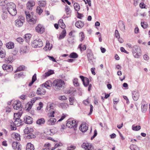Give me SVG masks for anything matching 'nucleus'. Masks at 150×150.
Masks as SVG:
<instances>
[{
    "instance_id": "obj_22",
    "label": "nucleus",
    "mask_w": 150,
    "mask_h": 150,
    "mask_svg": "<svg viewBox=\"0 0 150 150\" xmlns=\"http://www.w3.org/2000/svg\"><path fill=\"white\" fill-rule=\"evenodd\" d=\"M119 26L120 30L123 32L125 30V26L123 21H120L118 23Z\"/></svg>"
},
{
    "instance_id": "obj_59",
    "label": "nucleus",
    "mask_w": 150,
    "mask_h": 150,
    "mask_svg": "<svg viewBox=\"0 0 150 150\" xmlns=\"http://www.w3.org/2000/svg\"><path fill=\"white\" fill-rule=\"evenodd\" d=\"M79 36L81 38V41H82L84 39V35L83 32H81L79 34Z\"/></svg>"
},
{
    "instance_id": "obj_50",
    "label": "nucleus",
    "mask_w": 150,
    "mask_h": 150,
    "mask_svg": "<svg viewBox=\"0 0 150 150\" xmlns=\"http://www.w3.org/2000/svg\"><path fill=\"white\" fill-rule=\"evenodd\" d=\"M68 116L67 114L66 113L62 114L60 118L58 120V122H60L63 120L66 117Z\"/></svg>"
},
{
    "instance_id": "obj_29",
    "label": "nucleus",
    "mask_w": 150,
    "mask_h": 150,
    "mask_svg": "<svg viewBox=\"0 0 150 150\" xmlns=\"http://www.w3.org/2000/svg\"><path fill=\"white\" fill-rule=\"evenodd\" d=\"M66 30H65L64 29L60 34L59 36V39L61 40L64 38L66 36Z\"/></svg>"
},
{
    "instance_id": "obj_25",
    "label": "nucleus",
    "mask_w": 150,
    "mask_h": 150,
    "mask_svg": "<svg viewBox=\"0 0 150 150\" xmlns=\"http://www.w3.org/2000/svg\"><path fill=\"white\" fill-rule=\"evenodd\" d=\"M15 121L13 122L15 126L18 127L21 125L22 123V121L20 119H18L15 120Z\"/></svg>"
},
{
    "instance_id": "obj_4",
    "label": "nucleus",
    "mask_w": 150,
    "mask_h": 150,
    "mask_svg": "<svg viewBox=\"0 0 150 150\" xmlns=\"http://www.w3.org/2000/svg\"><path fill=\"white\" fill-rule=\"evenodd\" d=\"M24 22V17L22 15H20L15 21V25L16 27H20L23 26Z\"/></svg>"
},
{
    "instance_id": "obj_15",
    "label": "nucleus",
    "mask_w": 150,
    "mask_h": 150,
    "mask_svg": "<svg viewBox=\"0 0 150 150\" xmlns=\"http://www.w3.org/2000/svg\"><path fill=\"white\" fill-rule=\"evenodd\" d=\"M12 146L14 150H21V145L17 142H13Z\"/></svg>"
},
{
    "instance_id": "obj_30",
    "label": "nucleus",
    "mask_w": 150,
    "mask_h": 150,
    "mask_svg": "<svg viewBox=\"0 0 150 150\" xmlns=\"http://www.w3.org/2000/svg\"><path fill=\"white\" fill-rule=\"evenodd\" d=\"M32 37V35L29 33L25 34L24 36V38L27 42H29Z\"/></svg>"
},
{
    "instance_id": "obj_31",
    "label": "nucleus",
    "mask_w": 150,
    "mask_h": 150,
    "mask_svg": "<svg viewBox=\"0 0 150 150\" xmlns=\"http://www.w3.org/2000/svg\"><path fill=\"white\" fill-rule=\"evenodd\" d=\"M50 144L49 143L46 144L44 146L42 150H53L51 148Z\"/></svg>"
},
{
    "instance_id": "obj_41",
    "label": "nucleus",
    "mask_w": 150,
    "mask_h": 150,
    "mask_svg": "<svg viewBox=\"0 0 150 150\" xmlns=\"http://www.w3.org/2000/svg\"><path fill=\"white\" fill-rule=\"evenodd\" d=\"M74 8L75 11L78 12L80 9V6L79 4L77 3H75L74 4Z\"/></svg>"
},
{
    "instance_id": "obj_27",
    "label": "nucleus",
    "mask_w": 150,
    "mask_h": 150,
    "mask_svg": "<svg viewBox=\"0 0 150 150\" xmlns=\"http://www.w3.org/2000/svg\"><path fill=\"white\" fill-rule=\"evenodd\" d=\"M34 145L30 143H27L26 146V150H34Z\"/></svg>"
},
{
    "instance_id": "obj_32",
    "label": "nucleus",
    "mask_w": 150,
    "mask_h": 150,
    "mask_svg": "<svg viewBox=\"0 0 150 150\" xmlns=\"http://www.w3.org/2000/svg\"><path fill=\"white\" fill-rule=\"evenodd\" d=\"M33 131V128L30 127H27L24 130V132L25 133L27 134H29L30 132H32Z\"/></svg>"
},
{
    "instance_id": "obj_64",
    "label": "nucleus",
    "mask_w": 150,
    "mask_h": 150,
    "mask_svg": "<svg viewBox=\"0 0 150 150\" xmlns=\"http://www.w3.org/2000/svg\"><path fill=\"white\" fill-rule=\"evenodd\" d=\"M76 148V146L74 145H71L68 147V150H74Z\"/></svg>"
},
{
    "instance_id": "obj_53",
    "label": "nucleus",
    "mask_w": 150,
    "mask_h": 150,
    "mask_svg": "<svg viewBox=\"0 0 150 150\" xmlns=\"http://www.w3.org/2000/svg\"><path fill=\"white\" fill-rule=\"evenodd\" d=\"M21 117V114L18 113H14V119L16 120L18 119H20L19 117Z\"/></svg>"
},
{
    "instance_id": "obj_14",
    "label": "nucleus",
    "mask_w": 150,
    "mask_h": 150,
    "mask_svg": "<svg viewBox=\"0 0 150 150\" xmlns=\"http://www.w3.org/2000/svg\"><path fill=\"white\" fill-rule=\"evenodd\" d=\"M2 68L4 70L8 72H11L13 70V67L11 65L4 64L2 66Z\"/></svg>"
},
{
    "instance_id": "obj_9",
    "label": "nucleus",
    "mask_w": 150,
    "mask_h": 150,
    "mask_svg": "<svg viewBox=\"0 0 150 150\" xmlns=\"http://www.w3.org/2000/svg\"><path fill=\"white\" fill-rule=\"evenodd\" d=\"M35 30L38 33L42 34L45 31V28L42 25L39 24L36 27Z\"/></svg>"
},
{
    "instance_id": "obj_37",
    "label": "nucleus",
    "mask_w": 150,
    "mask_h": 150,
    "mask_svg": "<svg viewBox=\"0 0 150 150\" xmlns=\"http://www.w3.org/2000/svg\"><path fill=\"white\" fill-rule=\"evenodd\" d=\"M36 74H35L33 76L32 78V80L29 83L28 86H32L34 82L36 80Z\"/></svg>"
},
{
    "instance_id": "obj_8",
    "label": "nucleus",
    "mask_w": 150,
    "mask_h": 150,
    "mask_svg": "<svg viewBox=\"0 0 150 150\" xmlns=\"http://www.w3.org/2000/svg\"><path fill=\"white\" fill-rule=\"evenodd\" d=\"M53 85L57 88L61 87L65 84L64 82L60 79H57L54 80L53 82Z\"/></svg>"
},
{
    "instance_id": "obj_19",
    "label": "nucleus",
    "mask_w": 150,
    "mask_h": 150,
    "mask_svg": "<svg viewBox=\"0 0 150 150\" xmlns=\"http://www.w3.org/2000/svg\"><path fill=\"white\" fill-rule=\"evenodd\" d=\"M88 129V127L84 123H82L80 125L79 129L82 132H85Z\"/></svg>"
},
{
    "instance_id": "obj_49",
    "label": "nucleus",
    "mask_w": 150,
    "mask_h": 150,
    "mask_svg": "<svg viewBox=\"0 0 150 150\" xmlns=\"http://www.w3.org/2000/svg\"><path fill=\"white\" fill-rule=\"evenodd\" d=\"M7 2L6 0H0V6H4L6 5H7Z\"/></svg>"
},
{
    "instance_id": "obj_20",
    "label": "nucleus",
    "mask_w": 150,
    "mask_h": 150,
    "mask_svg": "<svg viewBox=\"0 0 150 150\" xmlns=\"http://www.w3.org/2000/svg\"><path fill=\"white\" fill-rule=\"evenodd\" d=\"M41 86L43 87H44L47 88H49V87H50L52 85L51 81H46L45 83L42 84Z\"/></svg>"
},
{
    "instance_id": "obj_11",
    "label": "nucleus",
    "mask_w": 150,
    "mask_h": 150,
    "mask_svg": "<svg viewBox=\"0 0 150 150\" xmlns=\"http://www.w3.org/2000/svg\"><path fill=\"white\" fill-rule=\"evenodd\" d=\"M46 93L45 90L40 85V87L37 89L36 93L38 95L42 96L45 95Z\"/></svg>"
},
{
    "instance_id": "obj_7",
    "label": "nucleus",
    "mask_w": 150,
    "mask_h": 150,
    "mask_svg": "<svg viewBox=\"0 0 150 150\" xmlns=\"http://www.w3.org/2000/svg\"><path fill=\"white\" fill-rule=\"evenodd\" d=\"M66 126L70 128H76L77 126V124L75 120L68 119L67 121Z\"/></svg>"
},
{
    "instance_id": "obj_28",
    "label": "nucleus",
    "mask_w": 150,
    "mask_h": 150,
    "mask_svg": "<svg viewBox=\"0 0 150 150\" xmlns=\"http://www.w3.org/2000/svg\"><path fill=\"white\" fill-rule=\"evenodd\" d=\"M84 25L83 23L80 21H77L75 23V26L78 28H82Z\"/></svg>"
},
{
    "instance_id": "obj_10",
    "label": "nucleus",
    "mask_w": 150,
    "mask_h": 150,
    "mask_svg": "<svg viewBox=\"0 0 150 150\" xmlns=\"http://www.w3.org/2000/svg\"><path fill=\"white\" fill-rule=\"evenodd\" d=\"M81 147L85 150H94L92 145L88 143H83L81 145Z\"/></svg>"
},
{
    "instance_id": "obj_43",
    "label": "nucleus",
    "mask_w": 150,
    "mask_h": 150,
    "mask_svg": "<svg viewBox=\"0 0 150 150\" xmlns=\"http://www.w3.org/2000/svg\"><path fill=\"white\" fill-rule=\"evenodd\" d=\"M132 129L134 131H138L141 129L140 126H135V125H133L132 126Z\"/></svg>"
},
{
    "instance_id": "obj_57",
    "label": "nucleus",
    "mask_w": 150,
    "mask_h": 150,
    "mask_svg": "<svg viewBox=\"0 0 150 150\" xmlns=\"http://www.w3.org/2000/svg\"><path fill=\"white\" fill-rule=\"evenodd\" d=\"M141 25L144 28H147L148 26V24L146 22H142L141 23Z\"/></svg>"
},
{
    "instance_id": "obj_58",
    "label": "nucleus",
    "mask_w": 150,
    "mask_h": 150,
    "mask_svg": "<svg viewBox=\"0 0 150 150\" xmlns=\"http://www.w3.org/2000/svg\"><path fill=\"white\" fill-rule=\"evenodd\" d=\"M35 135L31 132L28 135L27 137L29 138H35Z\"/></svg>"
},
{
    "instance_id": "obj_54",
    "label": "nucleus",
    "mask_w": 150,
    "mask_h": 150,
    "mask_svg": "<svg viewBox=\"0 0 150 150\" xmlns=\"http://www.w3.org/2000/svg\"><path fill=\"white\" fill-rule=\"evenodd\" d=\"M62 144L61 143H57L55 144L54 147L52 148V150H54L56 148L59 147L60 146H62Z\"/></svg>"
},
{
    "instance_id": "obj_23",
    "label": "nucleus",
    "mask_w": 150,
    "mask_h": 150,
    "mask_svg": "<svg viewBox=\"0 0 150 150\" xmlns=\"http://www.w3.org/2000/svg\"><path fill=\"white\" fill-rule=\"evenodd\" d=\"M52 47V44L50 45L49 42L48 41H47L46 42V46L44 48V49L46 51L50 50L51 49Z\"/></svg>"
},
{
    "instance_id": "obj_12",
    "label": "nucleus",
    "mask_w": 150,
    "mask_h": 150,
    "mask_svg": "<svg viewBox=\"0 0 150 150\" xmlns=\"http://www.w3.org/2000/svg\"><path fill=\"white\" fill-rule=\"evenodd\" d=\"M13 108L15 110H18L21 107V102L18 100H16L14 101L13 104Z\"/></svg>"
},
{
    "instance_id": "obj_40",
    "label": "nucleus",
    "mask_w": 150,
    "mask_h": 150,
    "mask_svg": "<svg viewBox=\"0 0 150 150\" xmlns=\"http://www.w3.org/2000/svg\"><path fill=\"white\" fill-rule=\"evenodd\" d=\"M53 104L48 103L47 104L46 109L48 111L50 110L51 109L53 108Z\"/></svg>"
},
{
    "instance_id": "obj_33",
    "label": "nucleus",
    "mask_w": 150,
    "mask_h": 150,
    "mask_svg": "<svg viewBox=\"0 0 150 150\" xmlns=\"http://www.w3.org/2000/svg\"><path fill=\"white\" fill-rule=\"evenodd\" d=\"M148 108V104H144L143 103L142 105V112H145L146 111Z\"/></svg>"
},
{
    "instance_id": "obj_16",
    "label": "nucleus",
    "mask_w": 150,
    "mask_h": 150,
    "mask_svg": "<svg viewBox=\"0 0 150 150\" xmlns=\"http://www.w3.org/2000/svg\"><path fill=\"white\" fill-rule=\"evenodd\" d=\"M139 97V93L138 91L136 90L132 92V97L134 100L137 101Z\"/></svg>"
},
{
    "instance_id": "obj_48",
    "label": "nucleus",
    "mask_w": 150,
    "mask_h": 150,
    "mask_svg": "<svg viewBox=\"0 0 150 150\" xmlns=\"http://www.w3.org/2000/svg\"><path fill=\"white\" fill-rule=\"evenodd\" d=\"M54 73V72L53 70H50L46 72L45 74V77L48 76Z\"/></svg>"
},
{
    "instance_id": "obj_44",
    "label": "nucleus",
    "mask_w": 150,
    "mask_h": 150,
    "mask_svg": "<svg viewBox=\"0 0 150 150\" xmlns=\"http://www.w3.org/2000/svg\"><path fill=\"white\" fill-rule=\"evenodd\" d=\"M38 4L41 7H44L46 4V2L45 1H40L38 2Z\"/></svg>"
},
{
    "instance_id": "obj_52",
    "label": "nucleus",
    "mask_w": 150,
    "mask_h": 150,
    "mask_svg": "<svg viewBox=\"0 0 150 150\" xmlns=\"http://www.w3.org/2000/svg\"><path fill=\"white\" fill-rule=\"evenodd\" d=\"M55 113V111H52L48 113L47 115L49 117H54V114Z\"/></svg>"
},
{
    "instance_id": "obj_18",
    "label": "nucleus",
    "mask_w": 150,
    "mask_h": 150,
    "mask_svg": "<svg viewBox=\"0 0 150 150\" xmlns=\"http://www.w3.org/2000/svg\"><path fill=\"white\" fill-rule=\"evenodd\" d=\"M24 122L28 124H31L33 122V119L30 116H26L24 118Z\"/></svg>"
},
{
    "instance_id": "obj_45",
    "label": "nucleus",
    "mask_w": 150,
    "mask_h": 150,
    "mask_svg": "<svg viewBox=\"0 0 150 150\" xmlns=\"http://www.w3.org/2000/svg\"><path fill=\"white\" fill-rule=\"evenodd\" d=\"M45 120L44 118H41L38 120L37 121V123L39 125H41L44 124L45 122Z\"/></svg>"
},
{
    "instance_id": "obj_60",
    "label": "nucleus",
    "mask_w": 150,
    "mask_h": 150,
    "mask_svg": "<svg viewBox=\"0 0 150 150\" xmlns=\"http://www.w3.org/2000/svg\"><path fill=\"white\" fill-rule=\"evenodd\" d=\"M59 99L61 100H65L67 99V98L64 96H62L59 97Z\"/></svg>"
},
{
    "instance_id": "obj_13",
    "label": "nucleus",
    "mask_w": 150,
    "mask_h": 150,
    "mask_svg": "<svg viewBox=\"0 0 150 150\" xmlns=\"http://www.w3.org/2000/svg\"><path fill=\"white\" fill-rule=\"evenodd\" d=\"M80 78L82 81L84 86L86 87L88 85L89 83L88 79L82 76H80Z\"/></svg>"
},
{
    "instance_id": "obj_36",
    "label": "nucleus",
    "mask_w": 150,
    "mask_h": 150,
    "mask_svg": "<svg viewBox=\"0 0 150 150\" xmlns=\"http://www.w3.org/2000/svg\"><path fill=\"white\" fill-rule=\"evenodd\" d=\"M58 25L62 29H64L65 27V25L63 22V20L60 19L58 21Z\"/></svg>"
},
{
    "instance_id": "obj_34",
    "label": "nucleus",
    "mask_w": 150,
    "mask_h": 150,
    "mask_svg": "<svg viewBox=\"0 0 150 150\" xmlns=\"http://www.w3.org/2000/svg\"><path fill=\"white\" fill-rule=\"evenodd\" d=\"M6 46L8 49H12L14 47V44L12 42H9L6 44Z\"/></svg>"
},
{
    "instance_id": "obj_51",
    "label": "nucleus",
    "mask_w": 150,
    "mask_h": 150,
    "mask_svg": "<svg viewBox=\"0 0 150 150\" xmlns=\"http://www.w3.org/2000/svg\"><path fill=\"white\" fill-rule=\"evenodd\" d=\"M38 99H39V98L38 97L33 98L31 99L30 101L29 102V103L33 105V104L35 103L36 101Z\"/></svg>"
},
{
    "instance_id": "obj_39",
    "label": "nucleus",
    "mask_w": 150,
    "mask_h": 150,
    "mask_svg": "<svg viewBox=\"0 0 150 150\" xmlns=\"http://www.w3.org/2000/svg\"><path fill=\"white\" fill-rule=\"evenodd\" d=\"M27 51V47L26 46H23L21 47L20 50V53L21 54H23L26 52Z\"/></svg>"
},
{
    "instance_id": "obj_62",
    "label": "nucleus",
    "mask_w": 150,
    "mask_h": 150,
    "mask_svg": "<svg viewBox=\"0 0 150 150\" xmlns=\"http://www.w3.org/2000/svg\"><path fill=\"white\" fill-rule=\"evenodd\" d=\"M79 47L81 50H86V47L85 45H81L79 46Z\"/></svg>"
},
{
    "instance_id": "obj_1",
    "label": "nucleus",
    "mask_w": 150,
    "mask_h": 150,
    "mask_svg": "<svg viewBox=\"0 0 150 150\" xmlns=\"http://www.w3.org/2000/svg\"><path fill=\"white\" fill-rule=\"evenodd\" d=\"M7 11L12 16H15L17 14L16 5L12 2L8 3L6 5Z\"/></svg>"
},
{
    "instance_id": "obj_17",
    "label": "nucleus",
    "mask_w": 150,
    "mask_h": 150,
    "mask_svg": "<svg viewBox=\"0 0 150 150\" xmlns=\"http://www.w3.org/2000/svg\"><path fill=\"white\" fill-rule=\"evenodd\" d=\"M35 5V2L33 0H29L27 2L26 6L30 10Z\"/></svg>"
},
{
    "instance_id": "obj_55",
    "label": "nucleus",
    "mask_w": 150,
    "mask_h": 150,
    "mask_svg": "<svg viewBox=\"0 0 150 150\" xmlns=\"http://www.w3.org/2000/svg\"><path fill=\"white\" fill-rule=\"evenodd\" d=\"M36 11L40 15L43 12V10L42 9L40 8V7L39 6L37 7Z\"/></svg>"
},
{
    "instance_id": "obj_63",
    "label": "nucleus",
    "mask_w": 150,
    "mask_h": 150,
    "mask_svg": "<svg viewBox=\"0 0 150 150\" xmlns=\"http://www.w3.org/2000/svg\"><path fill=\"white\" fill-rule=\"evenodd\" d=\"M43 105L42 103L40 102L39 104V106L37 107V109L38 110H40L43 107Z\"/></svg>"
},
{
    "instance_id": "obj_26",
    "label": "nucleus",
    "mask_w": 150,
    "mask_h": 150,
    "mask_svg": "<svg viewBox=\"0 0 150 150\" xmlns=\"http://www.w3.org/2000/svg\"><path fill=\"white\" fill-rule=\"evenodd\" d=\"M12 137L15 140L17 141H19L21 140L20 136L19 134L13 133L11 135Z\"/></svg>"
},
{
    "instance_id": "obj_42",
    "label": "nucleus",
    "mask_w": 150,
    "mask_h": 150,
    "mask_svg": "<svg viewBox=\"0 0 150 150\" xmlns=\"http://www.w3.org/2000/svg\"><path fill=\"white\" fill-rule=\"evenodd\" d=\"M32 105L29 103V102L26 104L25 109L26 111H29L31 109Z\"/></svg>"
},
{
    "instance_id": "obj_47",
    "label": "nucleus",
    "mask_w": 150,
    "mask_h": 150,
    "mask_svg": "<svg viewBox=\"0 0 150 150\" xmlns=\"http://www.w3.org/2000/svg\"><path fill=\"white\" fill-rule=\"evenodd\" d=\"M73 83L74 85L75 86H79V84L78 82V79L77 78H75L73 80Z\"/></svg>"
},
{
    "instance_id": "obj_2",
    "label": "nucleus",
    "mask_w": 150,
    "mask_h": 150,
    "mask_svg": "<svg viewBox=\"0 0 150 150\" xmlns=\"http://www.w3.org/2000/svg\"><path fill=\"white\" fill-rule=\"evenodd\" d=\"M25 14L26 17L27 21L30 24H33L36 23L37 20L32 13L25 11Z\"/></svg>"
},
{
    "instance_id": "obj_56",
    "label": "nucleus",
    "mask_w": 150,
    "mask_h": 150,
    "mask_svg": "<svg viewBox=\"0 0 150 150\" xmlns=\"http://www.w3.org/2000/svg\"><path fill=\"white\" fill-rule=\"evenodd\" d=\"M70 105H73L75 102V99L74 97H70L69 99Z\"/></svg>"
},
{
    "instance_id": "obj_3",
    "label": "nucleus",
    "mask_w": 150,
    "mask_h": 150,
    "mask_svg": "<svg viewBox=\"0 0 150 150\" xmlns=\"http://www.w3.org/2000/svg\"><path fill=\"white\" fill-rule=\"evenodd\" d=\"M132 52L134 57L136 58H139L141 55V50L140 47L137 45L133 46Z\"/></svg>"
},
{
    "instance_id": "obj_35",
    "label": "nucleus",
    "mask_w": 150,
    "mask_h": 150,
    "mask_svg": "<svg viewBox=\"0 0 150 150\" xmlns=\"http://www.w3.org/2000/svg\"><path fill=\"white\" fill-rule=\"evenodd\" d=\"M3 13L2 15V18L3 20L6 19L8 16V11H3Z\"/></svg>"
},
{
    "instance_id": "obj_24",
    "label": "nucleus",
    "mask_w": 150,
    "mask_h": 150,
    "mask_svg": "<svg viewBox=\"0 0 150 150\" xmlns=\"http://www.w3.org/2000/svg\"><path fill=\"white\" fill-rule=\"evenodd\" d=\"M59 107L64 110H66L69 107V105L67 103H61L59 104Z\"/></svg>"
},
{
    "instance_id": "obj_21",
    "label": "nucleus",
    "mask_w": 150,
    "mask_h": 150,
    "mask_svg": "<svg viewBox=\"0 0 150 150\" xmlns=\"http://www.w3.org/2000/svg\"><path fill=\"white\" fill-rule=\"evenodd\" d=\"M57 120L55 118L51 117L47 121V124L50 125H53L55 124Z\"/></svg>"
},
{
    "instance_id": "obj_46",
    "label": "nucleus",
    "mask_w": 150,
    "mask_h": 150,
    "mask_svg": "<svg viewBox=\"0 0 150 150\" xmlns=\"http://www.w3.org/2000/svg\"><path fill=\"white\" fill-rule=\"evenodd\" d=\"M25 69V66L23 65L17 68L16 72L24 70Z\"/></svg>"
},
{
    "instance_id": "obj_38",
    "label": "nucleus",
    "mask_w": 150,
    "mask_h": 150,
    "mask_svg": "<svg viewBox=\"0 0 150 150\" xmlns=\"http://www.w3.org/2000/svg\"><path fill=\"white\" fill-rule=\"evenodd\" d=\"M78 57V54L75 52H72L70 54L69 57L71 58L75 59Z\"/></svg>"
},
{
    "instance_id": "obj_6",
    "label": "nucleus",
    "mask_w": 150,
    "mask_h": 150,
    "mask_svg": "<svg viewBox=\"0 0 150 150\" xmlns=\"http://www.w3.org/2000/svg\"><path fill=\"white\" fill-rule=\"evenodd\" d=\"M64 11L66 14H64L63 16V19L67 18L71 16V10L69 7L66 5L64 8Z\"/></svg>"
},
{
    "instance_id": "obj_61",
    "label": "nucleus",
    "mask_w": 150,
    "mask_h": 150,
    "mask_svg": "<svg viewBox=\"0 0 150 150\" xmlns=\"http://www.w3.org/2000/svg\"><path fill=\"white\" fill-rule=\"evenodd\" d=\"M22 75L21 73H18L15 74L14 76V78L16 79H18Z\"/></svg>"
},
{
    "instance_id": "obj_5",
    "label": "nucleus",
    "mask_w": 150,
    "mask_h": 150,
    "mask_svg": "<svg viewBox=\"0 0 150 150\" xmlns=\"http://www.w3.org/2000/svg\"><path fill=\"white\" fill-rule=\"evenodd\" d=\"M31 45L35 48L40 47L43 46V43L40 39L35 40L32 42Z\"/></svg>"
}]
</instances>
